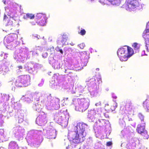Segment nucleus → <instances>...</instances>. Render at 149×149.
<instances>
[{
    "mask_svg": "<svg viewBox=\"0 0 149 149\" xmlns=\"http://www.w3.org/2000/svg\"><path fill=\"white\" fill-rule=\"evenodd\" d=\"M14 107H9L7 104H5L1 108V110L3 113H6L7 114L9 113L10 116H13V112L15 111V118L18 123H21L23 122L24 120V115L23 113H20V108L21 104L18 102L14 103Z\"/></svg>",
    "mask_w": 149,
    "mask_h": 149,
    "instance_id": "f257e3e1",
    "label": "nucleus"
},
{
    "mask_svg": "<svg viewBox=\"0 0 149 149\" xmlns=\"http://www.w3.org/2000/svg\"><path fill=\"white\" fill-rule=\"evenodd\" d=\"M43 134L42 131L32 130L28 132L25 139L29 145L37 147L43 140Z\"/></svg>",
    "mask_w": 149,
    "mask_h": 149,
    "instance_id": "f03ea898",
    "label": "nucleus"
},
{
    "mask_svg": "<svg viewBox=\"0 0 149 149\" xmlns=\"http://www.w3.org/2000/svg\"><path fill=\"white\" fill-rule=\"evenodd\" d=\"M31 52H32V54L33 56H38V54L36 51H29L28 48L24 47L17 50L15 51L13 57L17 61L23 62L25 60L30 58Z\"/></svg>",
    "mask_w": 149,
    "mask_h": 149,
    "instance_id": "7ed1b4c3",
    "label": "nucleus"
},
{
    "mask_svg": "<svg viewBox=\"0 0 149 149\" xmlns=\"http://www.w3.org/2000/svg\"><path fill=\"white\" fill-rule=\"evenodd\" d=\"M72 104L75 107V110L83 112L86 110L90 104V100L88 98H74Z\"/></svg>",
    "mask_w": 149,
    "mask_h": 149,
    "instance_id": "20e7f679",
    "label": "nucleus"
},
{
    "mask_svg": "<svg viewBox=\"0 0 149 149\" xmlns=\"http://www.w3.org/2000/svg\"><path fill=\"white\" fill-rule=\"evenodd\" d=\"M60 101L59 98L54 97L51 94H49L44 99V102L45 103L46 109L52 111L57 110L59 108Z\"/></svg>",
    "mask_w": 149,
    "mask_h": 149,
    "instance_id": "39448f33",
    "label": "nucleus"
},
{
    "mask_svg": "<svg viewBox=\"0 0 149 149\" xmlns=\"http://www.w3.org/2000/svg\"><path fill=\"white\" fill-rule=\"evenodd\" d=\"M132 49L127 46H125L118 50L117 54L121 61H126L134 54Z\"/></svg>",
    "mask_w": 149,
    "mask_h": 149,
    "instance_id": "423d86ee",
    "label": "nucleus"
},
{
    "mask_svg": "<svg viewBox=\"0 0 149 149\" xmlns=\"http://www.w3.org/2000/svg\"><path fill=\"white\" fill-rule=\"evenodd\" d=\"M69 115L66 111L61 110L56 112L54 116V119L57 123L63 127H66L68 124Z\"/></svg>",
    "mask_w": 149,
    "mask_h": 149,
    "instance_id": "0eeeda50",
    "label": "nucleus"
},
{
    "mask_svg": "<svg viewBox=\"0 0 149 149\" xmlns=\"http://www.w3.org/2000/svg\"><path fill=\"white\" fill-rule=\"evenodd\" d=\"M140 0H127L123 6L129 11L140 10L142 7Z\"/></svg>",
    "mask_w": 149,
    "mask_h": 149,
    "instance_id": "6e6552de",
    "label": "nucleus"
},
{
    "mask_svg": "<svg viewBox=\"0 0 149 149\" xmlns=\"http://www.w3.org/2000/svg\"><path fill=\"white\" fill-rule=\"evenodd\" d=\"M7 14L8 17L5 14L3 18V21L5 22V25L6 29L5 31L6 32L11 30L14 25L13 20L15 21L13 17L15 15V11H12L10 10Z\"/></svg>",
    "mask_w": 149,
    "mask_h": 149,
    "instance_id": "1a4fd4ad",
    "label": "nucleus"
},
{
    "mask_svg": "<svg viewBox=\"0 0 149 149\" xmlns=\"http://www.w3.org/2000/svg\"><path fill=\"white\" fill-rule=\"evenodd\" d=\"M86 136L73 131L68 132V138L70 141H72L73 143H79L84 141Z\"/></svg>",
    "mask_w": 149,
    "mask_h": 149,
    "instance_id": "9d476101",
    "label": "nucleus"
},
{
    "mask_svg": "<svg viewBox=\"0 0 149 149\" xmlns=\"http://www.w3.org/2000/svg\"><path fill=\"white\" fill-rule=\"evenodd\" d=\"M11 131L16 140L19 141L23 140L25 134V130L24 128L19 126H16L14 127Z\"/></svg>",
    "mask_w": 149,
    "mask_h": 149,
    "instance_id": "9b49d317",
    "label": "nucleus"
},
{
    "mask_svg": "<svg viewBox=\"0 0 149 149\" xmlns=\"http://www.w3.org/2000/svg\"><path fill=\"white\" fill-rule=\"evenodd\" d=\"M103 114L100 108H94L89 111L87 117L88 120L90 122H94L96 118L97 120L98 118L101 117V115Z\"/></svg>",
    "mask_w": 149,
    "mask_h": 149,
    "instance_id": "f8f14e48",
    "label": "nucleus"
},
{
    "mask_svg": "<svg viewBox=\"0 0 149 149\" xmlns=\"http://www.w3.org/2000/svg\"><path fill=\"white\" fill-rule=\"evenodd\" d=\"M47 51L51 52L49 58V63L54 69H59L62 66L61 61L60 60H56L54 59L53 54L54 52V47H52L50 49H48Z\"/></svg>",
    "mask_w": 149,
    "mask_h": 149,
    "instance_id": "ddd939ff",
    "label": "nucleus"
},
{
    "mask_svg": "<svg viewBox=\"0 0 149 149\" xmlns=\"http://www.w3.org/2000/svg\"><path fill=\"white\" fill-rule=\"evenodd\" d=\"M89 126L83 122H79L75 124L74 127V131L77 133L86 135L87 130Z\"/></svg>",
    "mask_w": 149,
    "mask_h": 149,
    "instance_id": "4468645a",
    "label": "nucleus"
},
{
    "mask_svg": "<svg viewBox=\"0 0 149 149\" xmlns=\"http://www.w3.org/2000/svg\"><path fill=\"white\" fill-rule=\"evenodd\" d=\"M8 54H5L4 56V59L0 61V74L3 75H5L9 71L8 66L9 64V62L7 61L6 58L8 57Z\"/></svg>",
    "mask_w": 149,
    "mask_h": 149,
    "instance_id": "2eb2a0df",
    "label": "nucleus"
},
{
    "mask_svg": "<svg viewBox=\"0 0 149 149\" xmlns=\"http://www.w3.org/2000/svg\"><path fill=\"white\" fill-rule=\"evenodd\" d=\"M44 134L45 137L48 139H54L56 137V130L51 127L43 130Z\"/></svg>",
    "mask_w": 149,
    "mask_h": 149,
    "instance_id": "dca6fc26",
    "label": "nucleus"
},
{
    "mask_svg": "<svg viewBox=\"0 0 149 149\" xmlns=\"http://www.w3.org/2000/svg\"><path fill=\"white\" fill-rule=\"evenodd\" d=\"M92 86H90L88 87L87 93H90L91 97H97L99 95L100 90L99 86H97L96 83H93Z\"/></svg>",
    "mask_w": 149,
    "mask_h": 149,
    "instance_id": "f3484780",
    "label": "nucleus"
},
{
    "mask_svg": "<svg viewBox=\"0 0 149 149\" xmlns=\"http://www.w3.org/2000/svg\"><path fill=\"white\" fill-rule=\"evenodd\" d=\"M87 89L86 86L84 87L81 85H79L75 88V91H73L71 93L72 94H75L76 96L79 97L81 95L87 93Z\"/></svg>",
    "mask_w": 149,
    "mask_h": 149,
    "instance_id": "a211bd4d",
    "label": "nucleus"
},
{
    "mask_svg": "<svg viewBox=\"0 0 149 149\" xmlns=\"http://www.w3.org/2000/svg\"><path fill=\"white\" fill-rule=\"evenodd\" d=\"M143 36L145 39L146 49L149 52V21L147 24L146 29L143 33Z\"/></svg>",
    "mask_w": 149,
    "mask_h": 149,
    "instance_id": "6ab92c4d",
    "label": "nucleus"
},
{
    "mask_svg": "<svg viewBox=\"0 0 149 149\" xmlns=\"http://www.w3.org/2000/svg\"><path fill=\"white\" fill-rule=\"evenodd\" d=\"M46 116L45 114L42 112L37 117L36 123L39 125L42 126L47 123Z\"/></svg>",
    "mask_w": 149,
    "mask_h": 149,
    "instance_id": "aec40b11",
    "label": "nucleus"
},
{
    "mask_svg": "<svg viewBox=\"0 0 149 149\" xmlns=\"http://www.w3.org/2000/svg\"><path fill=\"white\" fill-rule=\"evenodd\" d=\"M139 142V140L137 138L132 139L126 145V148L127 149H136V146H138Z\"/></svg>",
    "mask_w": 149,
    "mask_h": 149,
    "instance_id": "412c9836",
    "label": "nucleus"
},
{
    "mask_svg": "<svg viewBox=\"0 0 149 149\" xmlns=\"http://www.w3.org/2000/svg\"><path fill=\"white\" fill-rule=\"evenodd\" d=\"M36 18L40 20L38 23L40 25L44 26L45 25L47 18L45 14L41 13H38L36 15Z\"/></svg>",
    "mask_w": 149,
    "mask_h": 149,
    "instance_id": "4be33fe9",
    "label": "nucleus"
},
{
    "mask_svg": "<svg viewBox=\"0 0 149 149\" xmlns=\"http://www.w3.org/2000/svg\"><path fill=\"white\" fill-rule=\"evenodd\" d=\"M145 123H141V124L137 126L136 130L138 133L141 134L142 135H145L146 136H145V137L148 139V136L147 134V131L145 130Z\"/></svg>",
    "mask_w": 149,
    "mask_h": 149,
    "instance_id": "5701e85b",
    "label": "nucleus"
},
{
    "mask_svg": "<svg viewBox=\"0 0 149 149\" xmlns=\"http://www.w3.org/2000/svg\"><path fill=\"white\" fill-rule=\"evenodd\" d=\"M44 99L43 100H41V102L38 101V100L36 101H35L32 106L33 109L35 110L36 111L38 112H40L43 107V104L44 103Z\"/></svg>",
    "mask_w": 149,
    "mask_h": 149,
    "instance_id": "b1692460",
    "label": "nucleus"
},
{
    "mask_svg": "<svg viewBox=\"0 0 149 149\" xmlns=\"http://www.w3.org/2000/svg\"><path fill=\"white\" fill-rule=\"evenodd\" d=\"M68 38V36L65 34H63L59 36L56 40L57 45L63 46L66 45L65 43Z\"/></svg>",
    "mask_w": 149,
    "mask_h": 149,
    "instance_id": "393cba45",
    "label": "nucleus"
},
{
    "mask_svg": "<svg viewBox=\"0 0 149 149\" xmlns=\"http://www.w3.org/2000/svg\"><path fill=\"white\" fill-rule=\"evenodd\" d=\"M87 53L86 52H81L80 57L81 62V66L82 67L86 66L88 61L89 58L88 56L87 55Z\"/></svg>",
    "mask_w": 149,
    "mask_h": 149,
    "instance_id": "a878e982",
    "label": "nucleus"
},
{
    "mask_svg": "<svg viewBox=\"0 0 149 149\" xmlns=\"http://www.w3.org/2000/svg\"><path fill=\"white\" fill-rule=\"evenodd\" d=\"M23 86H26L30 84V77L29 75H21L20 76Z\"/></svg>",
    "mask_w": 149,
    "mask_h": 149,
    "instance_id": "bb28decb",
    "label": "nucleus"
},
{
    "mask_svg": "<svg viewBox=\"0 0 149 149\" xmlns=\"http://www.w3.org/2000/svg\"><path fill=\"white\" fill-rule=\"evenodd\" d=\"M17 37V35L16 34H12L9 35L7 36H6L4 40L5 42L8 44L10 43L13 44V41Z\"/></svg>",
    "mask_w": 149,
    "mask_h": 149,
    "instance_id": "cd10ccee",
    "label": "nucleus"
},
{
    "mask_svg": "<svg viewBox=\"0 0 149 149\" xmlns=\"http://www.w3.org/2000/svg\"><path fill=\"white\" fill-rule=\"evenodd\" d=\"M21 100L28 103H31L33 100V94H29L23 96L21 98Z\"/></svg>",
    "mask_w": 149,
    "mask_h": 149,
    "instance_id": "c85d7f7f",
    "label": "nucleus"
},
{
    "mask_svg": "<svg viewBox=\"0 0 149 149\" xmlns=\"http://www.w3.org/2000/svg\"><path fill=\"white\" fill-rule=\"evenodd\" d=\"M127 116V114L123 113L122 114L121 117L119 119L118 123L121 127H125V120H126V117Z\"/></svg>",
    "mask_w": 149,
    "mask_h": 149,
    "instance_id": "c756f323",
    "label": "nucleus"
},
{
    "mask_svg": "<svg viewBox=\"0 0 149 149\" xmlns=\"http://www.w3.org/2000/svg\"><path fill=\"white\" fill-rule=\"evenodd\" d=\"M103 115H101V117L100 118H98L97 119L98 120H96V122H95V124H97L100 127H102V126H105V124L106 123V121L104 119H102V116L104 115V116H105V114L103 113Z\"/></svg>",
    "mask_w": 149,
    "mask_h": 149,
    "instance_id": "7c9ffc66",
    "label": "nucleus"
},
{
    "mask_svg": "<svg viewBox=\"0 0 149 149\" xmlns=\"http://www.w3.org/2000/svg\"><path fill=\"white\" fill-rule=\"evenodd\" d=\"M19 147L16 142L11 141L8 145V149H19Z\"/></svg>",
    "mask_w": 149,
    "mask_h": 149,
    "instance_id": "2f4dec72",
    "label": "nucleus"
},
{
    "mask_svg": "<svg viewBox=\"0 0 149 149\" xmlns=\"http://www.w3.org/2000/svg\"><path fill=\"white\" fill-rule=\"evenodd\" d=\"M24 69L27 70L29 73L33 74H35L37 73V71L34 69L33 66V68H31L26 64L24 66Z\"/></svg>",
    "mask_w": 149,
    "mask_h": 149,
    "instance_id": "473e14b6",
    "label": "nucleus"
},
{
    "mask_svg": "<svg viewBox=\"0 0 149 149\" xmlns=\"http://www.w3.org/2000/svg\"><path fill=\"white\" fill-rule=\"evenodd\" d=\"M14 84L17 87H21L23 86L20 76H19L15 79L13 83H12V85Z\"/></svg>",
    "mask_w": 149,
    "mask_h": 149,
    "instance_id": "72a5a7b5",
    "label": "nucleus"
},
{
    "mask_svg": "<svg viewBox=\"0 0 149 149\" xmlns=\"http://www.w3.org/2000/svg\"><path fill=\"white\" fill-rule=\"evenodd\" d=\"M33 96L36 101L37 100L39 101L40 97L42 96V94L41 92H36L33 95Z\"/></svg>",
    "mask_w": 149,
    "mask_h": 149,
    "instance_id": "f704fd0d",
    "label": "nucleus"
},
{
    "mask_svg": "<svg viewBox=\"0 0 149 149\" xmlns=\"http://www.w3.org/2000/svg\"><path fill=\"white\" fill-rule=\"evenodd\" d=\"M95 79L94 78H91L90 77L87 78L86 80V83L87 82H90L88 85V87H90V86H92L93 85V83H95Z\"/></svg>",
    "mask_w": 149,
    "mask_h": 149,
    "instance_id": "c9c22d12",
    "label": "nucleus"
},
{
    "mask_svg": "<svg viewBox=\"0 0 149 149\" xmlns=\"http://www.w3.org/2000/svg\"><path fill=\"white\" fill-rule=\"evenodd\" d=\"M111 4L116 6H119L122 0H108Z\"/></svg>",
    "mask_w": 149,
    "mask_h": 149,
    "instance_id": "e433bc0d",
    "label": "nucleus"
},
{
    "mask_svg": "<svg viewBox=\"0 0 149 149\" xmlns=\"http://www.w3.org/2000/svg\"><path fill=\"white\" fill-rule=\"evenodd\" d=\"M0 97H2L1 99L2 102L8 101L9 99V95L5 94L0 93Z\"/></svg>",
    "mask_w": 149,
    "mask_h": 149,
    "instance_id": "4c0bfd02",
    "label": "nucleus"
},
{
    "mask_svg": "<svg viewBox=\"0 0 149 149\" xmlns=\"http://www.w3.org/2000/svg\"><path fill=\"white\" fill-rule=\"evenodd\" d=\"M143 107L147 109L148 111L149 112V97L147 98L143 103Z\"/></svg>",
    "mask_w": 149,
    "mask_h": 149,
    "instance_id": "58836bf2",
    "label": "nucleus"
},
{
    "mask_svg": "<svg viewBox=\"0 0 149 149\" xmlns=\"http://www.w3.org/2000/svg\"><path fill=\"white\" fill-rule=\"evenodd\" d=\"M35 16L34 15L32 14L27 13L24 15L23 18L25 19H33L34 18Z\"/></svg>",
    "mask_w": 149,
    "mask_h": 149,
    "instance_id": "ea45409f",
    "label": "nucleus"
},
{
    "mask_svg": "<svg viewBox=\"0 0 149 149\" xmlns=\"http://www.w3.org/2000/svg\"><path fill=\"white\" fill-rule=\"evenodd\" d=\"M0 111H1L2 113H3L2 111L1 110ZM6 113V114H5L4 115H3L2 114H0V126H2L4 123L3 120L4 119V116H7L8 117V114H9V113H8L7 115V114L6 113Z\"/></svg>",
    "mask_w": 149,
    "mask_h": 149,
    "instance_id": "a19ab883",
    "label": "nucleus"
},
{
    "mask_svg": "<svg viewBox=\"0 0 149 149\" xmlns=\"http://www.w3.org/2000/svg\"><path fill=\"white\" fill-rule=\"evenodd\" d=\"M132 47L135 50V53L139 52L140 47V45L139 44L136 43H134L132 45Z\"/></svg>",
    "mask_w": 149,
    "mask_h": 149,
    "instance_id": "79ce46f5",
    "label": "nucleus"
},
{
    "mask_svg": "<svg viewBox=\"0 0 149 149\" xmlns=\"http://www.w3.org/2000/svg\"><path fill=\"white\" fill-rule=\"evenodd\" d=\"M50 86L52 88L54 89L57 88L58 87L55 80H53L51 81L50 82Z\"/></svg>",
    "mask_w": 149,
    "mask_h": 149,
    "instance_id": "37998d69",
    "label": "nucleus"
},
{
    "mask_svg": "<svg viewBox=\"0 0 149 149\" xmlns=\"http://www.w3.org/2000/svg\"><path fill=\"white\" fill-rule=\"evenodd\" d=\"M6 137V136L4 135V130L0 129V141L1 140H3V139Z\"/></svg>",
    "mask_w": 149,
    "mask_h": 149,
    "instance_id": "c03bdc74",
    "label": "nucleus"
},
{
    "mask_svg": "<svg viewBox=\"0 0 149 149\" xmlns=\"http://www.w3.org/2000/svg\"><path fill=\"white\" fill-rule=\"evenodd\" d=\"M86 143L88 144L87 146H92L93 144V139L91 137H89L87 140ZM87 146V145H86Z\"/></svg>",
    "mask_w": 149,
    "mask_h": 149,
    "instance_id": "a18cd8bd",
    "label": "nucleus"
},
{
    "mask_svg": "<svg viewBox=\"0 0 149 149\" xmlns=\"http://www.w3.org/2000/svg\"><path fill=\"white\" fill-rule=\"evenodd\" d=\"M34 69L37 71L38 70L40 69L42 67V65L38 63H36L33 65Z\"/></svg>",
    "mask_w": 149,
    "mask_h": 149,
    "instance_id": "49530a36",
    "label": "nucleus"
},
{
    "mask_svg": "<svg viewBox=\"0 0 149 149\" xmlns=\"http://www.w3.org/2000/svg\"><path fill=\"white\" fill-rule=\"evenodd\" d=\"M64 72L67 74L71 73V71H72V70H71V69L68 68L66 67H64Z\"/></svg>",
    "mask_w": 149,
    "mask_h": 149,
    "instance_id": "de8ad7c7",
    "label": "nucleus"
},
{
    "mask_svg": "<svg viewBox=\"0 0 149 149\" xmlns=\"http://www.w3.org/2000/svg\"><path fill=\"white\" fill-rule=\"evenodd\" d=\"M138 116L139 118L141 120V123H145L144 121V116L141 113H139L138 114Z\"/></svg>",
    "mask_w": 149,
    "mask_h": 149,
    "instance_id": "09e8293b",
    "label": "nucleus"
},
{
    "mask_svg": "<svg viewBox=\"0 0 149 149\" xmlns=\"http://www.w3.org/2000/svg\"><path fill=\"white\" fill-rule=\"evenodd\" d=\"M98 2L102 5H104L106 4H107V1L109 2L108 0H98Z\"/></svg>",
    "mask_w": 149,
    "mask_h": 149,
    "instance_id": "8fccbe9b",
    "label": "nucleus"
},
{
    "mask_svg": "<svg viewBox=\"0 0 149 149\" xmlns=\"http://www.w3.org/2000/svg\"><path fill=\"white\" fill-rule=\"evenodd\" d=\"M31 36H32V38L33 39H35L36 38L38 40L41 38L40 36L37 34H32Z\"/></svg>",
    "mask_w": 149,
    "mask_h": 149,
    "instance_id": "3c124183",
    "label": "nucleus"
},
{
    "mask_svg": "<svg viewBox=\"0 0 149 149\" xmlns=\"http://www.w3.org/2000/svg\"><path fill=\"white\" fill-rule=\"evenodd\" d=\"M86 33V31L84 29L81 28L80 32L79 33L82 36H84L85 34Z\"/></svg>",
    "mask_w": 149,
    "mask_h": 149,
    "instance_id": "603ef678",
    "label": "nucleus"
},
{
    "mask_svg": "<svg viewBox=\"0 0 149 149\" xmlns=\"http://www.w3.org/2000/svg\"><path fill=\"white\" fill-rule=\"evenodd\" d=\"M117 103L115 102L113 104V106H111V109L112 111L115 110L116 108L117 107Z\"/></svg>",
    "mask_w": 149,
    "mask_h": 149,
    "instance_id": "864d4df0",
    "label": "nucleus"
},
{
    "mask_svg": "<svg viewBox=\"0 0 149 149\" xmlns=\"http://www.w3.org/2000/svg\"><path fill=\"white\" fill-rule=\"evenodd\" d=\"M33 49L34 50H38L39 51H41L42 50V47L40 46H36L35 47H34Z\"/></svg>",
    "mask_w": 149,
    "mask_h": 149,
    "instance_id": "5fc2aeb1",
    "label": "nucleus"
},
{
    "mask_svg": "<svg viewBox=\"0 0 149 149\" xmlns=\"http://www.w3.org/2000/svg\"><path fill=\"white\" fill-rule=\"evenodd\" d=\"M63 88L64 89H67V91H69L70 90V86L67 84H66L65 86L64 85V86H63Z\"/></svg>",
    "mask_w": 149,
    "mask_h": 149,
    "instance_id": "6e6d98bb",
    "label": "nucleus"
},
{
    "mask_svg": "<svg viewBox=\"0 0 149 149\" xmlns=\"http://www.w3.org/2000/svg\"><path fill=\"white\" fill-rule=\"evenodd\" d=\"M126 129H124L123 130H122L121 132V134L123 136H124L127 133V132H125Z\"/></svg>",
    "mask_w": 149,
    "mask_h": 149,
    "instance_id": "4d7b16f0",
    "label": "nucleus"
},
{
    "mask_svg": "<svg viewBox=\"0 0 149 149\" xmlns=\"http://www.w3.org/2000/svg\"><path fill=\"white\" fill-rule=\"evenodd\" d=\"M3 3L5 4H10V1L12 0H3Z\"/></svg>",
    "mask_w": 149,
    "mask_h": 149,
    "instance_id": "13d9d810",
    "label": "nucleus"
},
{
    "mask_svg": "<svg viewBox=\"0 0 149 149\" xmlns=\"http://www.w3.org/2000/svg\"><path fill=\"white\" fill-rule=\"evenodd\" d=\"M17 70L21 72L22 71L23 68L22 66H18L17 67Z\"/></svg>",
    "mask_w": 149,
    "mask_h": 149,
    "instance_id": "bf43d9fd",
    "label": "nucleus"
},
{
    "mask_svg": "<svg viewBox=\"0 0 149 149\" xmlns=\"http://www.w3.org/2000/svg\"><path fill=\"white\" fill-rule=\"evenodd\" d=\"M48 54L46 52H44L42 54V57L44 58H46Z\"/></svg>",
    "mask_w": 149,
    "mask_h": 149,
    "instance_id": "052dcab7",
    "label": "nucleus"
},
{
    "mask_svg": "<svg viewBox=\"0 0 149 149\" xmlns=\"http://www.w3.org/2000/svg\"><path fill=\"white\" fill-rule=\"evenodd\" d=\"M44 80L43 79H42L41 82L39 84L38 86H42L44 83Z\"/></svg>",
    "mask_w": 149,
    "mask_h": 149,
    "instance_id": "680f3d73",
    "label": "nucleus"
},
{
    "mask_svg": "<svg viewBox=\"0 0 149 149\" xmlns=\"http://www.w3.org/2000/svg\"><path fill=\"white\" fill-rule=\"evenodd\" d=\"M97 81H99V83H100V82H101V77L100 75H99V77H97Z\"/></svg>",
    "mask_w": 149,
    "mask_h": 149,
    "instance_id": "e2e57ef3",
    "label": "nucleus"
},
{
    "mask_svg": "<svg viewBox=\"0 0 149 149\" xmlns=\"http://www.w3.org/2000/svg\"><path fill=\"white\" fill-rule=\"evenodd\" d=\"M84 43H82L78 45V46L81 49H82L84 48Z\"/></svg>",
    "mask_w": 149,
    "mask_h": 149,
    "instance_id": "0e129e2a",
    "label": "nucleus"
},
{
    "mask_svg": "<svg viewBox=\"0 0 149 149\" xmlns=\"http://www.w3.org/2000/svg\"><path fill=\"white\" fill-rule=\"evenodd\" d=\"M83 149H90L89 148L88 146H87L86 144H85L84 145Z\"/></svg>",
    "mask_w": 149,
    "mask_h": 149,
    "instance_id": "69168bd1",
    "label": "nucleus"
},
{
    "mask_svg": "<svg viewBox=\"0 0 149 149\" xmlns=\"http://www.w3.org/2000/svg\"><path fill=\"white\" fill-rule=\"evenodd\" d=\"M42 39L44 40V41L42 44V45H45L46 43L47 42H46V40L45 39L44 37H42Z\"/></svg>",
    "mask_w": 149,
    "mask_h": 149,
    "instance_id": "338daca9",
    "label": "nucleus"
},
{
    "mask_svg": "<svg viewBox=\"0 0 149 149\" xmlns=\"http://www.w3.org/2000/svg\"><path fill=\"white\" fill-rule=\"evenodd\" d=\"M112 143L111 142H108L107 143V146H110L112 145Z\"/></svg>",
    "mask_w": 149,
    "mask_h": 149,
    "instance_id": "774afa93",
    "label": "nucleus"
}]
</instances>
